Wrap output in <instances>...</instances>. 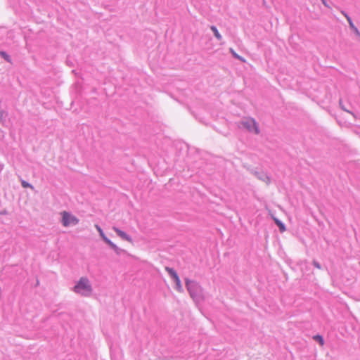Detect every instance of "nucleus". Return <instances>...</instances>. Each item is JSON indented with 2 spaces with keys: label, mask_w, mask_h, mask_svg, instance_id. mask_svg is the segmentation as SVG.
I'll list each match as a JSON object with an SVG mask.
<instances>
[{
  "label": "nucleus",
  "mask_w": 360,
  "mask_h": 360,
  "mask_svg": "<svg viewBox=\"0 0 360 360\" xmlns=\"http://www.w3.org/2000/svg\"><path fill=\"white\" fill-rule=\"evenodd\" d=\"M73 290L82 296L89 297L93 292V288L88 278L81 277L74 286Z\"/></svg>",
  "instance_id": "nucleus-1"
},
{
  "label": "nucleus",
  "mask_w": 360,
  "mask_h": 360,
  "mask_svg": "<svg viewBox=\"0 0 360 360\" xmlns=\"http://www.w3.org/2000/svg\"><path fill=\"white\" fill-rule=\"evenodd\" d=\"M185 283L191 297L194 300L198 301L202 295V290L201 286L197 282L191 281L188 278H186Z\"/></svg>",
  "instance_id": "nucleus-2"
},
{
  "label": "nucleus",
  "mask_w": 360,
  "mask_h": 360,
  "mask_svg": "<svg viewBox=\"0 0 360 360\" xmlns=\"http://www.w3.org/2000/svg\"><path fill=\"white\" fill-rule=\"evenodd\" d=\"M78 222V219L76 217L71 215L69 212L64 211L62 213V224L64 226L67 227L71 224L76 225Z\"/></svg>",
  "instance_id": "nucleus-3"
},
{
  "label": "nucleus",
  "mask_w": 360,
  "mask_h": 360,
  "mask_svg": "<svg viewBox=\"0 0 360 360\" xmlns=\"http://www.w3.org/2000/svg\"><path fill=\"white\" fill-rule=\"evenodd\" d=\"M113 231L117 233V235L120 237L122 240H127L129 242H131V238L130 236L127 234L124 231L120 230L119 228L114 226L112 228Z\"/></svg>",
  "instance_id": "nucleus-4"
},
{
  "label": "nucleus",
  "mask_w": 360,
  "mask_h": 360,
  "mask_svg": "<svg viewBox=\"0 0 360 360\" xmlns=\"http://www.w3.org/2000/svg\"><path fill=\"white\" fill-rule=\"evenodd\" d=\"M249 131H252L255 134H258L259 133V130L258 126L254 120H249Z\"/></svg>",
  "instance_id": "nucleus-5"
},
{
  "label": "nucleus",
  "mask_w": 360,
  "mask_h": 360,
  "mask_svg": "<svg viewBox=\"0 0 360 360\" xmlns=\"http://www.w3.org/2000/svg\"><path fill=\"white\" fill-rule=\"evenodd\" d=\"M342 13L345 16V18H347L349 24V26L350 27L354 30V32L356 33V34L357 36H359L360 37V32H359L358 29L354 26V25L353 24L351 18L349 16H348L346 13H345L344 12H342Z\"/></svg>",
  "instance_id": "nucleus-6"
},
{
  "label": "nucleus",
  "mask_w": 360,
  "mask_h": 360,
  "mask_svg": "<svg viewBox=\"0 0 360 360\" xmlns=\"http://www.w3.org/2000/svg\"><path fill=\"white\" fill-rule=\"evenodd\" d=\"M174 283H175V287L174 288L179 291V292H182L183 291V288H182V285H181V281H180V278L179 276H177L176 278H174L173 279Z\"/></svg>",
  "instance_id": "nucleus-7"
},
{
  "label": "nucleus",
  "mask_w": 360,
  "mask_h": 360,
  "mask_svg": "<svg viewBox=\"0 0 360 360\" xmlns=\"http://www.w3.org/2000/svg\"><path fill=\"white\" fill-rule=\"evenodd\" d=\"M165 270L168 273V274L170 276V277L172 280L174 278H176L177 276H179L177 273L173 268L167 266V267H165Z\"/></svg>",
  "instance_id": "nucleus-8"
},
{
  "label": "nucleus",
  "mask_w": 360,
  "mask_h": 360,
  "mask_svg": "<svg viewBox=\"0 0 360 360\" xmlns=\"http://www.w3.org/2000/svg\"><path fill=\"white\" fill-rule=\"evenodd\" d=\"M0 56L2 58H4L6 62L9 63H12V60L11 56L4 51H0Z\"/></svg>",
  "instance_id": "nucleus-9"
},
{
  "label": "nucleus",
  "mask_w": 360,
  "mask_h": 360,
  "mask_svg": "<svg viewBox=\"0 0 360 360\" xmlns=\"http://www.w3.org/2000/svg\"><path fill=\"white\" fill-rule=\"evenodd\" d=\"M238 127L240 129L248 130V120H243L238 123Z\"/></svg>",
  "instance_id": "nucleus-10"
},
{
  "label": "nucleus",
  "mask_w": 360,
  "mask_h": 360,
  "mask_svg": "<svg viewBox=\"0 0 360 360\" xmlns=\"http://www.w3.org/2000/svg\"><path fill=\"white\" fill-rule=\"evenodd\" d=\"M273 219H274L275 223L276 224V225L279 227L281 232H282V233L284 232L285 231V225L280 220L276 219V217H273Z\"/></svg>",
  "instance_id": "nucleus-11"
},
{
  "label": "nucleus",
  "mask_w": 360,
  "mask_h": 360,
  "mask_svg": "<svg viewBox=\"0 0 360 360\" xmlns=\"http://www.w3.org/2000/svg\"><path fill=\"white\" fill-rule=\"evenodd\" d=\"M211 30L212 31L213 34L214 35V37L218 40H221L222 39V36L220 34V33L219 32L217 28L215 26H211Z\"/></svg>",
  "instance_id": "nucleus-12"
},
{
  "label": "nucleus",
  "mask_w": 360,
  "mask_h": 360,
  "mask_svg": "<svg viewBox=\"0 0 360 360\" xmlns=\"http://www.w3.org/2000/svg\"><path fill=\"white\" fill-rule=\"evenodd\" d=\"M21 185L25 188H30L31 189H34L33 186L25 180H21Z\"/></svg>",
  "instance_id": "nucleus-13"
},
{
  "label": "nucleus",
  "mask_w": 360,
  "mask_h": 360,
  "mask_svg": "<svg viewBox=\"0 0 360 360\" xmlns=\"http://www.w3.org/2000/svg\"><path fill=\"white\" fill-rule=\"evenodd\" d=\"M314 339L318 341L321 346H323L324 345V341L322 336L317 335L314 337Z\"/></svg>",
  "instance_id": "nucleus-14"
},
{
  "label": "nucleus",
  "mask_w": 360,
  "mask_h": 360,
  "mask_svg": "<svg viewBox=\"0 0 360 360\" xmlns=\"http://www.w3.org/2000/svg\"><path fill=\"white\" fill-rule=\"evenodd\" d=\"M5 117L6 112L4 110H0V122H4L5 120Z\"/></svg>",
  "instance_id": "nucleus-15"
},
{
  "label": "nucleus",
  "mask_w": 360,
  "mask_h": 360,
  "mask_svg": "<svg viewBox=\"0 0 360 360\" xmlns=\"http://www.w3.org/2000/svg\"><path fill=\"white\" fill-rule=\"evenodd\" d=\"M95 227H96V230L98 231V232L99 233V235L101 237L103 236V235H105L103 229L98 225H97V224L95 225Z\"/></svg>",
  "instance_id": "nucleus-16"
},
{
  "label": "nucleus",
  "mask_w": 360,
  "mask_h": 360,
  "mask_svg": "<svg viewBox=\"0 0 360 360\" xmlns=\"http://www.w3.org/2000/svg\"><path fill=\"white\" fill-rule=\"evenodd\" d=\"M117 255H120L123 252V250L117 247V245L112 249Z\"/></svg>",
  "instance_id": "nucleus-17"
},
{
  "label": "nucleus",
  "mask_w": 360,
  "mask_h": 360,
  "mask_svg": "<svg viewBox=\"0 0 360 360\" xmlns=\"http://www.w3.org/2000/svg\"><path fill=\"white\" fill-rule=\"evenodd\" d=\"M231 51L233 53V56L236 58H238L243 61H245V60H243L241 57H240L237 53H236L235 52H233V49H231Z\"/></svg>",
  "instance_id": "nucleus-18"
},
{
  "label": "nucleus",
  "mask_w": 360,
  "mask_h": 360,
  "mask_svg": "<svg viewBox=\"0 0 360 360\" xmlns=\"http://www.w3.org/2000/svg\"><path fill=\"white\" fill-rule=\"evenodd\" d=\"M106 244H108L112 249H113L116 246V245L114 243H112L110 240L107 241Z\"/></svg>",
  "instance_id": "nucleus-19"
},
{
  "label": "nucleus",
  "mask_w": 360,
  "mask_h": 360,
  "mask_svg": "<svg viewBox=\"0 0 360 360\" xmlns=\"http://www.w3.org/2000/svg\"><path fill=\"white\" fill-rule=\"evenodd\" d=\"M263 176V181H265L266 183H269V179L268 176H266L265 174H262Z\"/></svg>",
  "instance_id": "nucleus-20"
},
{
  "label": "nucleus",
  "mask_w": 360,
  "mask_h": 360,
  "mask_svg": "<svg viewBox=\"0 0 360 360\" xmlns=\"http://www.w3.org/2000/svg\"><path fill=\"white\" fill-rule=\"evenodd\" d=\"M313 264H314V266L316 268H317V269H321V266H320V264H319L317 262L314 261V262H313Z\"/></svg>",
  "instance_id": "nucleus-21"
},
{
  "label": "nucleus",
  "mask_w": 360,
  "mask_h": 360,
  "mask_svg": "<svg viewBox=\"0 0 360 360\" xmlns=\"http://www.w3.org/2000/svg\"><path fill=\"white\" fill-rule=\"evenodd\" d=\"M101 238L103 240V241H104L105 243H107V241H108V240H110L109 238H108L106 237V236H105V235H103V236H101Z\"/></svg>",
  "instance_id": "nucleus-22"
},
{
  "label": "nucleus",
  "mask_w": 360,
  "mask_h": 360,
  "mask_svg": "<svg viewBox=\"0 0 360 360\" xmlns=\"http://www.w3.org/2000/svg\"><path fill=\"white\" fill-rule=\"evenodd\" d=\"M7 213L6 210H1L0 212V214L3 215V214H6Z\"/></svg>",
  "instance_id": "nucleus-23"
},
{
  "label": "nucleus",
  "mask_w": 360,
  "mask_h": 360,
  "mask_svg": "<svg viewBox=\"0 0 360 360\" xmlns=\"http://www.w3.org/2000/svg\"><path fill=\"white\" fill-rule=\"evenodd\" d=\"M321 1H322V3L323 4L324 6H326V7H329L325 0H321Z\"/></svg>",
  "instance_id": "nucleus-24"
}]
</instances>
